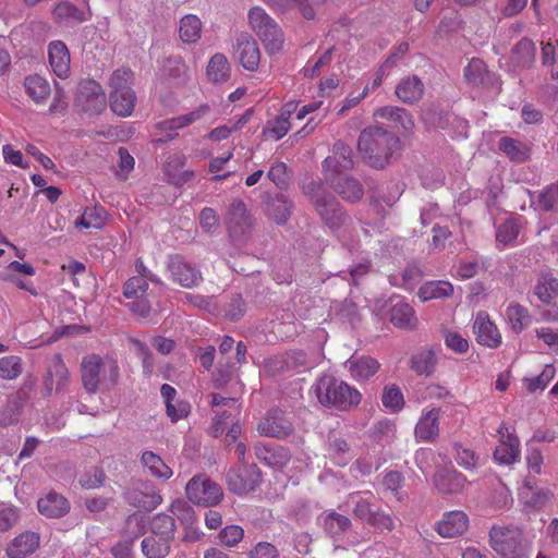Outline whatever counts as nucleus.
Listing matches in <instances>:
<instances>
[{
    "label": "nucleus",
    "mask_w": 558,
    "mask_h": 558,
    "mask_svg": "<svg viewBox=\"0 0 558 558\" xmlns=\"http://www.w3.org/2000/svg\"><path fill=\"white\" fill-rule=\"evenodd\" d=\"M357 148L372 168L383 169L400 148V140L380 126H369L361 132Z\"/></svg>",
    "instance_id": "nucleus-1"
},
{
    "label": "nucleus",
    "mask_w": 558,
    "mask_h": 558,
    "mask_svg": "<svg viewBox=\"0 0 558 558\" xmlns=\"http://www.w3.org/2000/svg\"><path fill=\"white\" fill-rule=\"evenodd\" d=\"M81 377L84 389L90 395L110 391L120 378L118 362L109 356L88 354L82 360Z\"/></svg>",
    "instance_id": "nucleus-2"
},
{
    "label": "nucleus",
    "mask_w": 558,
    "mask_h": 558,
    "mask_svg": "<svg viewBox=\"0 0 558 558\" xmlns=\"http://www.w3.org/2000/svg\"><path fill=\"white\" fill-rule=\"evenodd\" d=\"M313 389L322 405L343 412L354 410L362 401V393L354 386L333 376L319 377Z\"/></svg>",
    "instance_id": "nucleus-3"
},
{
    "label": "nucleus",
    "mask_w": 558,
    "mask_h": 558,
    "mask_svg": "<svg viewBox=\"0 0 558 558\" xmlns=\"http://www.w3.org/2000/svg\"><path fill=\"white\" fill-rule=\"evenodd\" d=\"M302 192L329 229L338 230L345 223L348 215L320 181L311 180L303 184Z\"/></svg>",
    "instance_id": "nucleus-4"
},
{
    "label": "nucleus",
    "mask_w": 558,
    "mask_h": 558,
    "mask_svg": "<svg viewBox=\"0 0 558 558\" xmlns=\"http://www.w3.org/2000/svg\"><path fill=\"white\" fill-rule=\"evenodd\" d=\"M376 497L371 490L353 492L347 497V504L356 520L381 532L395 529L393 518L375 504Z\"/></svg>",
    "instance_id": "nucleus-5"
},
{
    "label": "nucleus",
    "mask_w": 558,
    "mask_h": 558,
    "mask_svg": "<svg viewBox=\"0 0 558 558\" xmlns=\"http://www.w3.org/2000/svg\"><path fill=\"white\" fill-rule=\"evenodd\" d=\"M326 183L345 202L356 203L364 195L362 183L354 177L337 170V159L326 158L323 162Z\"/></svg>",
    "instance_id": "nucleus-6"
},
{
    "label": "nucleus",
    "mask_w": 558,
    "mask_h": 558,
    "mask_svg": "<svg viewBox=\"0 0 558 558\" xmlns=\"http://www.w3.org/2000/svg\"><path fill=\"white\" fill-rule=\"evenodd\" d=\"M490 547L499 558H525L527 543L517 527L490 529Z\"/></svg>",
    "instance_id": "nucleus-7"
},
{
    "label": "nucleus",
    "mask_w": 558,
    "mask_h": 558,
    "mask_svg": "<svg viewBox=\"0 0 558 558\" xmlns=\"http://www.w3.org/2000/svg\"><path fill=\"white\" fill-rule=\"evenodd\" d=\"M185 495L196 506L213 507L222 500L223 490L206 474H196L187 482Z\"/></svg>",
    "instance_id": "nucleus-8"
},
{
    "label": "nucleus",
    "mask_w": 558,
    "mask_h": 558,
    "mask_svg": "<svg viewBox=\"0 0 558 558\" xmlns=\"http://www.w3.org/2000/svg\"><path fill=\"white\" fill-rule=\"evenodd\" d=\"M74 106L88 114H100L107 107V97L101 85L94 80L78 84Z\"/></svg>",
    "instance_id": "nucleus-9"
},
{
    "label": "nucleus",
    "mask_w": 558,
    "mask_h": 558,
    "mask_svg": "<svg viewBox=\"0 0 558 558\" xmlns=\"http://www.w3.org/2000/svg\"><path fill=\"white\" fill-rule=\"evenodd\" d=\"M498 445L494 450V460L501 465L514 463L521 454L520 440L513 426L502 423L497 430Z\"/></svg>",
    "instance_id": "nucleus-10"
},
{
    "label": "nucleus",
    "mask_w": 558,
    "mask_h": 558,
    "mask_svg": "<svg viewBox=\"0 0 558 558\" xmlns=\"http://www.w3.org/2000/svg\"><path fill=\"white\" fill-rule=\"evenodd\" d=\"M228 488L239 496L246 495L256 489L260 483V470L256 464L231 469L226 475Z\"/></svg>",
    "instance_id": "nucleus-11"
},
{
    "label": "nucleus",
    "mask_w": 558,
    "mask_h": 558,
    "mask_svg": "<svg viewBox=\"0 0 558 558\" xmlns=\"http://www.w3.org/2000/svg\"><path fill=\"white\" fill-rule=\"evenodd\" d=\"M167 270L171 280L185 289H192L203 281L202 272L181 255L169 257Z\"/></svg>",
    "instance_id": "nucleus-12"
},
{
    "label": "nucleus",
    "mask_w": 558,
    "mask_h": 558,
    "mask_svg": "<svg viewBox=\"0 0 558 558\" xmlns=\"http://www.w3.org/2000/svg\"><path fill=\"white\" fill-rule=\"evenodd\" d=\"M257 430L262 436L283 439L292 435L294 426L283 411L271 409L259 421Z\"/></svg>",
    "instance_id": "nucleus-13"
},
{
    "label": "nucleus",
    "mask_w": 558,
    "mask_h": 558,
    "mask_svg": "<svg viewBox=\"0 0 558 558\" xmlns=\"http://www.w3.org/2000/svg\"><path fill=\"white\" fill-rule=\"evenodd\" d=\"M128 504L147 511L157 508L162 497L151 483H140L124 493Z\"/></svg>",
    "instance_id": "nucleus-14"
},
{
    "label": "nucleus",
    "mask_w": 558,
    "mask_h": 558,
    "mask_svg": "<svg viewBox=\"0 0 558 558\" xmlns=\"http://www.w3.org/2000/svg\"><path fill=\"white\" fill-rule=\"evenodd\" d=\"M469 517L462 510H451L442 514L436 522L435 531L444 538H453L463 535L469 529Z\"/></svg>",
    "instance_id": "nucleus-15"
},
{
    "label": "nucleus",
    "mask_w": 558,
    "mask_h": 558,
    "mask_svg": "<svg viewBox=\"0 0 558 558\" xmlns=\"http://www.w3.org/2000/svg\"><path fill=\"white\" fill-rule=\"evenodd\" d=\"M374 117L387 121V126L401 135L411 134L414 129L412 116L403 108L386 106L375 111Z\"/></svg>",
    "instance_id": "nucleus-16"
},
{
    "label": "nucleus",
    "mask_w": 558,
    "mask_h": 558,
    "mask_svg": "<svg viewBox=\"0 0 558 558\" xmlns=\"http://www.w3.org/2000/svg\"><path fill=\"white\" fill-rule=\"evenodd\" d=\"M440 409H424L415 425L414 435L422 442H434L439 436Z\"/></svg>",
    "instance_id": "nucleus-17"
},
{
    "label": "nucleus",
    "mask_w": 558,
    "mask_h": 558,
    "mask_svg": "<svg viewBox=\"0 0 558 558\" xmlns=\"http://www.w3.org/2000/svg\"><path fill=\"white\" fill-rule=\"evenodd\" d=\"M48 61L56 76L65 80L71 73V57L66 45L61 40H53L48 45Z\"/></svg>",
    "instance_id": "nucleus-18"
},
{
    "label": "nucleus",
    "mask_w": 558,
    "mask_h": 558,
    "mask_svg": "<svg viewBox=\"0 0 558 558\" xmlns=\"http://www.w3.org/2000/svg\"><path fill=\"white\" fill-rule=\"evenodd\" d=\"M39 534L25 531L13 538L8 545L5 553L9 558H26L36 551L39 547Z\"/></svg>",
    "instance_id": "nucleus-19"
},
{
    "label": "nucleus",
    "mask_w": 558,
    "mask_h": 558,
    "mask_svg": "<svg viewBox=\"0 0 558 558\" xmlns=\"http://www.w3.org/2000/svg\"><path fill=\"white\" fill-rule=\"evenodd\" d=\"M537 48L535 43L527 38H521L511 49L510 62L514 69H529L536 60Z\"/></svg>",
    "instance_id": "nucleus-20"
},
{
    "label": "nucleus",
    "mask_w": 558,
    "mask_h": 558,
    "mask_svg": "<svg viewBox=\"0 0 558 558\" xmlns=\"http://www.w3.org/2000/svg\"><path fill=\"white\" fill-rule=\"evenodd\" d=\"M69 381V371L60 354L54 355L48 367L47 375L44 380L45 389L48 395L53 390L57 392L64 389Z\"/></svg>",
    "instance_id": "nucleus-21"
},
{
    "label": "nucleus",
    "mask_w": 558,
    "mask_h": 558,
    "mask_svg": "<svg viewBox=\"0 0 558 558\" xmlns=\"http://www.w3.org/2000/svg\"><path fill=\"white\" fill-rule=\"evenodd\" d=\"M236 54L242 66L251 72L258 69L260 51L257 43L250 36H242L238 40Z\"/></svg>",
    "instance_id": "nucleus-22"
},
{
    "label": "nucleus",
    "mask_w": 558,
    "mask_h": 558,
    "mask_svg": "<svg viewBox=\"0 0 558 558\" xmlns=\"http://www.w3.org/2000/svg\"><path fill=\"white\" fill-rule=\"evenodd\" d=\"M351 377L355 380H366L374 376L380 364L372 356H351L347 362Z\"/></svg>",
    "instance_id": "nucleus-23"
},
{
    "label": "nucleus",
    "mask_w": 558,
    "mask_h": 558,
    "mask_svg": "<svg viewBox=\"0 0 558 558\" xmlns=\"http://www.w3.org/2000/svg\"><path fill=\"white\" fill-rule=\"evenodd\" d=\"M395 93L399 100L412 105L422 98L424 84L416 75L407 76L396 86Z\"/></svg>",
    "instance_id": "nucleus-24"
},
{
    "label": "nucleus",
    "mask_w": 558,
    "mask_h": 558,
    "mask_svg": "<svg viewBox=\"0 0 558 558\" xmlns=\"http://www.w3.org/2000/svg\"><path fill=\"white\" fill-rule=\"evenodd\" d=\"M38 511L49 518H61L70 511V502L57 493H49L37 502Z\"/></svg>",
    "instance_id": "nucleus-25"
},
{
    "label": "nucleus",
    "mask_w": 558,
    "mask_h": 558,
    "mask_svg": "<svg viewBox=\"0 0 558 558\" xmlns=\"http://www.w3.org/2000/svg\"><path fill=\"white\" fill-rule=\"evenodd\" d=\"M266 215L277 225H284L291 217L293 203L283 194H277L266 204Z\"/></svg>",
    "instance_id": "nucleus-26"
},
{
    "label": "nucleus",
    "mask_w": 558,
    "mask_h": 558,
    "mask_svg": "<svg viewBox=\"0 0 558 558\" xmlns=\"http://www.w3.org/2000/svg\"><path fill=\"white\" fill-rule=\"evenodd\" d=\"M498 149L513 162H524L531 156V147L526 143L508 136L499 140Z\"/></svg>",
    "instance_id": "nucleus-27"
},
{
    "label": "nucleus",
    "mask_w": 558,
    "mask_h": 558,
    "mask_svg": "<svg viewBox=\"0 0 558 558\" xmlns=\"http://www.w3.org/2000/svg\"><path fill=\"white\" fill-rule=\"evenodd\" d=\"M136 95L133 89L111 90L110 108L120 117H129L134 111Z\"/></svg>",
    "instance_id": "nucleus-28"
},
{
    "label": "nucleus",
    "mask_w": 558,
    "mask_h": 558,
    "mask_svg": "<svg viewBox=\"0 0 558 558\" xmlns=\"http://www.w3.org/2000/svg\"><path fill=\"white\" fill-rule=\"evenodd\" d=\"M434 484L441 494H456L465 484V477L457 471H440L434 476Z\"/></svg>",
    "instance_id": "nucleus-29"
},
{
    "label": "nucleus",
    "mask_w": 558,
    "mask_h": 558,
    "mask_svg": "<svg viewBox=\"0 0 558 558\" xmlns=\"http://www.w3.org/2000/svg\"><path fill=\"white\" fill-rule=\"evenodd\" d=\"M24 88H25L27 96L35 104L45 102L51 93L49 82L45 77H43L38 74H33V75L26 76L24 78Z\"/></svg>",
    "instance_id": "nucleus-30"
},
{
    "label": "nucleus",
    "mask_w": 558,
    "mask_h": 558,
    "mask_svg": "<svg viewBox=\"0 0 558 558\" xmlns=\"http://www.w3.org/2000/svg\"><path fill=\"white\" fill-rule=\"evenodd\" d=\"M141 463L157 480L167 481L173 475L172 469L153 451H144L141 456Z\"/></svg>",
    "instance_id": "nucleus-31"
},
{
    "label": "nucleus",
    "mask_w": 558,
    "mask_h": 558,
    "mask_svg": "<svg viewBox=\"0 0 558 558\" xmlns=\"http://www.w3.org/2000/svg\"><path fill=\"white\" fill-rule=\"evenodd\" d=\"M390 322L398 328L413 329L417 324V318L411 305L398 302L390 310Z\"/></svg>",
    "instance_id": "nucleus-32"
},
{
    "label": "nucleus",
    "mask_w": 558,
    "mask_h": 558,
    "mask_svg": "<svg viewBox=\"0 0 558 558\" xmlns=\"http://www.w3.org/2000/svg\"><path fill=\"white\" fill-rule=\"evenodd\" d=\"M172 539L150 535L142 541V551L146 558H165L170 553V544Z\"/></svg>",
    "instance_id": "nucleus-33"
},
{
    "label": "nucleus",
    "mask_w": 558,
    "mask_h": 558,
    "mask_svg": "<svg viewBox=\"0 0 558 558\" xmlns=\"http://www.w3.org/2000/svg\"><path fill=\"white\" fill-rule=\"evenodd\" d=\"M453 293V287L449 281H429L423 284L417 292L422 302L448 298Z\"/></svg>",
    "instance_id": "nucleus-34"
},
{
    "label": "nucleus",
    "mask_w": 558,
    "mask_h": 558,
    "mask_svg": "<svg viewBox=\"0 0 558 558\" xmlns=\"http://www.w3.org/2000/svg\"><path fill=\"white\" fill-rule=\"evenodd\" d=\"M203 24L195 14H186L180 20L179 36L185 44H195L201 38Z\"/></svg>",
    "instance_id": "nucleus-35"
},
{
    "label": "nucleus",
    "mask_w": 558,
    "mask_h": 558,
    "mask_svg": "<svg viewBox=\"0 0 558 558\" xmlns=\"http://www.w3.org/2000/svg\"><path fill=\"white\" fill-rule=\"evenodd\" d=\"M256 458L268 466L282 468L288 462V453L281 448H270L263 445L255 446Z\"/></svg>",
    "instance_id": "nucleus-36"
},
{
    "label": "nucleus",
    "mask_w": 558,
    "mask_h": 558,
    "mask_svg": "<svg viewBox=\"0 0 558 558\" xmlns=\"http://www.w3.org/2000/svg\"><path fill=\"white\" fill-rule=\"evenodd\" d=\"M328 454L335 464L344 466L351 459L348 441L338 435H330L328 439Z\"/></svg>",
    "instance_id": "nucleus-37"
},
{
    "label": "nucleus",
    "mask_w": 558,
    "mask_h": 558,
    "mask_svg": "<svg viewBox=\"0 0 558 558\" xmlns=\"http://www.w3.org/2000/svg\"><path fill=\"white\" fill-rule=\"evenodd\" d=\"M520 233V225L515 219H507L498 226L496 231V244L499 248L514 246Z\"/></svg>",
    "instance_id": "nucleus-38"
},
{
    "label": "nucleus",
    "mask_w": 558,
    "mask_h": 558,
    "mask_svg": "<svg viewBox=\"0 0 558 558\" xmlns=\"http://www.w3.org/2000/svg\"><path fill=\"white\" fill-rule=\"evenodd\" d=\"M206 74L209 81L214 83L226 82L230 75V65L227 58L222 53L214 54L208 62Z\"/></svg>",
    "instance_id": "nucleus-39"
},
{
    "label": "nucleus",
    "mask_w": 558,
    "mask_h": 558,
    "mask_svg": "<svg viewBox=\"0 0 558 558\" xmlns=\"http://www.w3.org/2000/svg\"><path fill=\"white\" fill-rule=\"evenodd\" d=\"M529 492H522L521 496L524 500V505L533 510H541L543 509L547 504H549L554 497L555 494L548 488H542L539 490H532V487H530L527 484L525 485Z\"/></svg>",
    "instance_id": "nucleus-40"
},
{
    "label": "nucleus",
    "mask_w": 558,
    "mask_h": 558,
    "mask_svg": "<svg viewBox=\"0 0 558 558\" xmlns=\"http://www.w3.org/2000/svg\"><path fill=\"white\" fill-rule=\"evenodd\" d=\"M535 295L546 305H550L558 296V280L551 276L542 277L535 286Z\"/></svg>",
    "instance_id": "nucleus-41"
},
{
    "label": "nucleus",
    "mask_w": 558,
    "mask_h": 558,
    "mask_svg": "<svg viewBox=\"0 0 558 558\" xmlns=\"http://www.w3.org/2000/svg\"><path fill=\"white\" fill-rule=\"evenodd\" d=\"M541 59L543 66L549 69L550 78L558 82V41L542 43Z\"/></svg>",
    "instance_id": "nucleus-42"
},
{
    "label": "nucleus",
    "mask_w": 558,
    "mask_h": 558,
    "mask_svg": "<svg viewBox=\"0 0 558 558\" xmlns=\"http://www.w3.org/2000/svg\"><path fill=\"white\" fill-rule=\"evenodd\" d=\"M506 315L515 332H521L531 323L529 310L518 303L510 304Z\"/></svg>",
    "instance_id": "nucleus-43"
},
{
    "label": "nucleus",
    "mask_w": 558,
    "mask_h": 558,
    "mask_svg": "<svg viewBox=\"0 0 558 558\" xmlns=\"http://www.w3.org/2000/svg\"><path fill=\"white\" fill-rule=\"evenodd\" d=\"M105 223V210L101 207H87L75 221L76 228L100 229Z\"/></svg>",
    "instance_id": "nucleus-44"
},
{
    "label": "nucleus",
    "mask_w": 558,
    "mask_h": 558,
    "mask_svg": "<svg viewBox=\"0 0 558 558\" xmlns=\"http://www.w3.org/2000/svg\"><path fill=\"white\" fill-rule=\"evenodd\" d=\"M350 526L351 520L344 514L330 511L324 517V530L331 536L340 535Z\"/></svg>",
    "instance_id": "nucleus-45"
},
{
    "label": "nucleus",
    "mask_w": 558,
    "mask_h": 558,
    "mask_svg": "<svg viewBox=\"0 0 558 558\" xmlns=\"http://www.w3.org/2000/svg\"><path fill=\"white\" fill-rule=\"evenodd\" d=\"M258 37L262 39L269 53H276L282 49L284 41L283 33L277 23L265 28Z\"/></svg>",
    "instance_id": "nucleus-46"
},
{
    "label": "nucleus",
    "mask_w": 558,
    "mask_h": 558,
    "mask_svg": "<svg viewBox=\"0 0 558 558\" xmlns=\"http://www.w3.org/2000/svg\"><path fill=\"white\" fill-rule=\"evenodd\" d=\"M270 8L277 11L284 12L296 5L306 20L315 17V11L312 5L307 4L305 0H264Z\"/></svg>",
    "instance_id": "nucleus-47"
},
{
    "label": "nucleus",
    "mask_w": 558,
    "mask_h": 558,
    "mask_svg": "<svg viewBox=\"0 0 558 558\" xmlns=\"http://www.w3.org/2000/svg\"><path fill=\"white\" fill-rule=\"evenodd\" d=\"M52 16L58 23L65 21H84V12L69 1L57 3L52 10Z\"/></svg>",
    "instance_id": "nucleus-48"
},
{
    "label": "nucleus",
    "mask_w": 558,
    "mask_h": 558,
    "mask_svg": "<svg viewBox=\"0 0 558 558\" xmlns=\"http://www.w3.org/2000/svg\"><path fill=\"white\" fill-rule=\"evenodd\" d=\"M486 75V63L477 58H473L464 69V77L472 86L483 85L485 83Z\"/></svg>",
    "instance_id": "nucleus-49"
},
{
    "label": "nucleus",
    "mask_w": 558,
    "mask_h": 558,
    "mask_svg": "<svg viewBox=\"0 0 558 558\" xmlns=\"http://www.w3.org/2000/svg\"><path fill=\"white\" fill-rule=\"evenodd\" d=\"M251 112L246 111L232 125H220L211 130L207 137L214 142L227 140L233 132L240 131L250 120Z\"/></svg>",
    "instance_id": "nucleus-50"
},
{
    "label": "nucleus",
    "mask_w": 558,
    "mask_h": 558,
    "mask_svg": "<svg viewBox=\"0 0 558 558\" xmlns=\"http://www.w3.org/2000/svg\"><path fill=\"white\" fill-rule=\"evenodd\" d=\"M151 532L154 535L174 538L175 521L172 515L158 513L151 521Z\"/></svg>",
    "instance_id": "nucleus-51"
},
{
    "label": "nucleus",
    "mask_w": 558,
    "mask_h": 558,
    "mask_svg": "<svg viewBox=\"0 0 558 558\" xmlns=\"http://www.w3.org/2000/svg\"><path fill=\"white\" fill-rule=\"evenodd\" d=\"M147 279H150L154 282H159V279H157L155 276L142 275L132 277L124 284V296L128 299H132L140 298L141 295H143L148 289Z\"/></svg>",
    "instance_id": "nucleus-52"
},
{
    "label": "nucleus",
    "mask_w": 558,
    "mask_h": 558,
    "mask_svg": "<svg viewBox=\"0 0 558 558\" xmlns=\"http://www.w3.org/2000/svg\"><path fill=\"white\" fill-rule=\"evenodd\" d=\"M23 372L22 359L16 355L0 357V378L3 380H14Z\"/></svg>",
    "instance_id": "nucleus-53"
},
{
    "label": "nucleus",
    "mask_w": 558,
    "mask_h": 558,
    "mask_svg": "<svg viewBox=\"0 0 558 558\" xmlns=\"http://www.w3.org/2000/svg\"><path fill=\"white\" fill-rule=\"evenodd\" d=\"M555 375L556 368L554 364H546L538 376L524 379L525 387L529 392L544 390L547 387V385L554 379Z\"/></svg>",
    "instance_id": "nucleus-54"
},
{
    "label": "nucleus",
    "mask_w": 558,
    "mask_h": 558,
    "mask_svg": "<svg viewBox=\"0 0 558 558\" xmlns=\"http://www.w3.org/2000/svg\"><path fill=\"white\" fill-rule=\"evenodd\" d=\"M290 129H291L290 121L278 116L274 120H270L267 122L266 126L263 130V135L266 138H269L272 141H279L283 136L287 135V133L290 131Z\"/></svg>",
    "instance_id": "nucleus-55"
},
{
    "label": "nucleus",
    "mask_w": 558,
    "mask_h": 558,
    "mask_svg": "<svg viewBox=\"0 0 558 558\" xmlns=\"http://www.w3.org/2000/svg\"><path fill=\"white\" fill-rule=\"evenodd\" d=\"M353 151L349 145L343 142H337L333 145V156L328 158L337 159V170L345 171L353 168Z\"/></svg>",
    "instance_id": "nucleus-56"
},
{
    "label": "nucleus",
    "mask_w": 558,
    "mask_h": 558,
    "mask_svg": "<svg viewBox=\"0 0 558 558\" xmlns=\"http://www.w3.org/2000/svg\"><path fill=\"white\" fill-rule=\"evenodd\" d=\"M383 405L391 412H399L404 405L403 395L396 385L386 386L381 396Z\"/></svg>",
    "instance_id": "nucleus-57"
},
{
    "label": "nucleus",
    "mask_w": 558,
    "mask_h": 558,
    "mask_svg": "<svg viewBox=\"0 0 558 558\" xmlns=\"http://www.w3.org/2000/svg\"><path fill=\"white\" fill-rule=\"evenodd\" d=\"M134 73L128 66H122L112 72L109 81L111 90L132 89Z\"/></svg>",
    "instance_id": "nucleus-58"
},
{
    "label": "nucleus",
    "mask_w": 558,
    "mask_h": 558,
    "mask_svg": "<svg viewBox=\"0 0 558 558\" xmlns=\"http://www.w3.org/2000/svg\"><path fill=\"white\" fill-rule=\"evenodd\" d=\"M267 178L280 190L289 185L290 172L288 166L282 161H276L267 172Z\"/></svg>",
    "instance_id": "nucleus-59"
},
{
    "label": "nucleus",
    "mask_w": 558,
    "mask_h": 558,
    "mask_svg": "<svg viewBox=\"0 0 558 558\" xmlns=\"http://www.w3.org/2000/svg\"><path fill=\"white\" fill-rule=\"evenodd\" d=\"M248 21L257 35H260L265 28L276 24V22L260 7H254L250 10Z\"/></svg>",
    "instance_id": "nucleus-60"
},
{
    "label": "nucleus",
    "mask_w": 558,
    "mask_h": 558,
    "mask_svg": "<svg viewBox=\"0 0 558 558\" xmlns=\"http://www.w3.org/2000/svg\"><path fill=\"white\" fill-rule=\"evenodd\" d=\"M411 368L418 375H429L435 368V356L432 352H424L413 355Z\"/></svg>",
    "instance_id": "nucleus-61"
},
{
    "label": "nucleus",
    "mask_w": 558,
    "mask_h": 558,
    "mask_svg": "<svg viewBox=\"0 0 558 558\" xmlns=\"http://www.w3.org/2000/svg\"><path fill=\"white\" fill-rule=\"evenodd\" d=\"M220 544L226 547H234L244 537V530L236 524L227 525L219 532Z\"/></svg>",
    "instance_id": "nucleus-62"
},
{
    "label": "nucleus",
    "mask_w": 558,
    "mask_h": 558,
    "mask_svg": "<svg viewBox=\"0 0 558 558\" xmlns=\"http://www.w3.org/2000/svg\"><path fill=\"white\" fill-rule=\"evenodd\" d=\"M228 221L240 227L250 225V216L243 201L236 199L231 203Z\"/></svg>",
    "instance_id": "nucleus-63"
},
{
    "label": "nucleus",
    "mask_w": 558,
    "mask_h": 558,
    "mask_svg": "<svg viewBox=\"0 0 558 558\" xmlns=\"http://www.w3.org/2000/svg\"><path fill=\"white\" fill-rule=\"evenodd\" d=\"M146 521L142 513H133L128 517L125 522V534L129 538L135 539L145 532Z\"/></svg>",
    "instance_id": "nucleus-64"
}]
</instances>
